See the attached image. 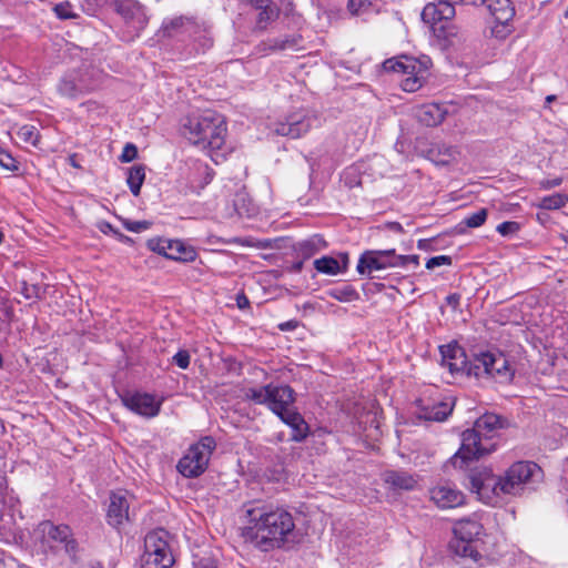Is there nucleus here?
I'll return each instance as SVG.
<instances>
[{
  "mask_svg": "<svg viewBox=\"0 0 568 568\" xmlns=\"http://www.w3.org/2000/svg\"><path fill=\"white\" fill-rule=\"evenodd\" d=\"M246 516L242 537L262 551L282 548L296 538L293 515L283 507L255 506L246 510Z\"/></svg>",
  "mask_w": 568,
  "mask_h": 568,
  "instance_id": "obj_1",
  "label": "nucleus"
},
{
  "mask_svg": "<svg viewBox=\"0 0 568 568\" xmlns=\"http://www.w3.org/2000/svg\"><path fill=\"white\" fill-rule=\"evenodd\" d=\"M501 427V419L496 414H484L474 427L462 434V445L452 457L455 467L463 468L470 460L478 459L496 449L495 435Z\"/></svg>",
  "mask_w": 568,
  "mask_h": 568,
  "instance_id": "obj_2",
  "label": "nucleus"
},
{
  "mask_svg": "<svg viewBox=\"0 0 568 568\" xmlns=\"http://www.w3.org/2000/svg\"><path fill=\"white\" fill-rule=\"evenodd\" d=\"M183 135L199 149L213 152L221 150L226 140L227 125L224 116L206 110L189 116L182 125Z\"/></svg>",
  "mask_w": 568,
  "mask_h": 568,
  "instance_id": "obj_3",
  "label": "nucleus"
},
{
  "mask_svg": "<svg viewBox=\"0 0 568 568\" xmlns=\"http://www.w3.org/2000/svg\"><path fill=\"white\" fill-rule=\"evenodd\" d=\"M33 539L40 544L43 551H64L72 560L77 558L79 545L67 525H55L50 520L41 521L33 530Z\"/></svg>",
  "mask_w": 568,
  "mask_h": 568,
  "instance_id": "obj_4",
  "label": "nucleus"
},
{
  "mask_svg": "<svg viewBox=\"0 0 568 568\" xmlns=\"http://www.w3.org/2000/svg\"><path fill=\"white\" fill-rule=\"evenodd\" d=\"M515 369L508 358L499 352H480L469 362L468 375L478 379H493L498 383H508L513 379Z\"/></svg>",
  "mask_w": 568,
  "mask_h": 568,
  "instance_id": "obj_5",
  "label": "nucleus"
},
{
  "mask_svg": "<svg viewBox=\"0 0 568 568\" xmlns=\"http://www.w3.org/2000/svg\"><path fill=\"white\" fill-rule=\"evenodd\" d=\"M428 60H418L408 55L390 58L384 61L383 68L387 72L402 75L400 87L406 92L418 91L428 75Z\"/></svg>",
  "mask_w": 568,
  "mask_h": 568,
  "instance_id": "obj_6",
  "label": "nucleus"
},
{
  "mask_svg": "<svg viewBox=\"0 0 568 568\" xmlns=\"http://www.w3.org/2000/svg\"><path fill=\"white\" fill-rule=\"evenodd\" d=\"M245 397L255 404L265 405L280 418L294 408L295 393L288 385L268 384L258 388H248Z\"/></svg>",
  "mask_w": 568,
  "mask_h": 568,
  "instance_id": "obj_7",
  "label": "nucleus"
},
{
  "mask_svg": "<svg viewBox=\"0 0 568 568\" xmlns=\"http://www.w3.org/2000/svg\"><path fill=\"white\" fill-rule=\"evenodd\" d=\"M408 263L418 264L417 255H399L395 250H367L358 258L356 271L361 275L375 277L374 273L393 267H404Z\"/></svg>",
  "mask_w": 568,
  "mask_h": 568,
  "instance_id": "obj_8",
  "label": "nucleus"
},
{
  "mask_svg": "<svg viewBox=\"0 0 568 568\" xmlns=\"http://www.w3.org/2000/svg\"><path fill=\"white\" fill-rule=\"evenodd\" d=\"M169 532L156 529L149 532L144 539L142 568H171L174 558L169 546Z\"/></svg>",
  "mask_w": 568,
  "mask_h": 568,
  "instance_id": "obj_9",
  "label": "nucleus"
},
{
  "mask_svg": "<svg viewBox=\"0 0 568 568\" xmlns=\"http://www.w3.org/2000/svg\"><path fill=\"white\" fill-rule=\"evenodd\" d=\"M215 440L211 436L192 445L178 463V470L187 478L200 476L207 468L211 455L215 449Z\"/></svg>",
  "mask_w": 568,
  "mask_h": 568,
  "instance_id": "obj_10",
  "label": "nucleus"
},
{
  "mask_svg": "<svg viewBox=\"0 0 568 568\" xmlns=\"http://www.w3.org/2000/svg\"><path fill=\"white\" fill-rule=\"evenodd\" d=\"M468 3L486 6L488 12L494 18L490 31L495 38L505 39L511 33L515 7L510 0H468Z\"/></svg>",
  "mask_w": 568,
  "mask_h": 568,
  "instance_id": "obj_11",
  "label": "nucleus"
},
{
  "mask_svg": "<svg viewBox=\"0 0 568 568\" xmlns=\"http://www.w3.org/2000/svg\"><path fill=\"white\" fill-rule=\"evenodd\" d=\"M541 475L540 467L531 462H518L511 465L503 478L501 491L505 495H518L527 485Z\"/></svg>",
  "mask_w": 568,
  "mask_h": 568,
  "instance_id": "obj_12",
  "label": "nucleus"
},
{
  "mask_svg": "<svg viewBox=\"0 0 568 568\" xmlns=\"http://www.w3.org/2000/svg\"><path fill=\"white\" fill-rule=\"evenodd\" d=\"M469 484L471 491L476 493L479 499L486 504L493 503L495 497L503 494L501 476H495L488 468L471 471L469 475Z\"/></svg>",
  "mask_w": 568,
  "mask_h": 568,
  "instance_id": "obj_13",
  "label": "nucleus"
},
{
  "mask_svg": "<svg viewBox=\"0 0 568 568\" xmlns=\"http://www.w3.org/2000/svg\"><path fill=\"white\" fill-rule=\"evenodd\" d=\"M116 11L123 18L129 31L126 40H133L148 24L144 7L135 0H119Z\"/></svg>",
  "mask_w": 568,
  "mask_h": 568,
  "instance_id": "obj_14",
  "label": "nucleus"
},
{
  "mask_svg": "<svg viewBox=\"0 0 568 568\" xmlns=\"http://www.w3.org/2000/svg\"><path fill=\"white\" fill-rule=\"evenodd\" d=\"M97 87L91 72L79 70L67 73L59 82L58 91L63 97L77 99L93 91Z\"/></svg>",
  "mask_w": 568,
  "mask_h": 568,
  "instance_id": "obj_15",
  "label": "nucleus"
},
{
  "mask_svg": "<svg viewBox=\"0 0 568 568\" xmlns=\"http://www.w3.org/2000/svg\"><path fill=\"white\" fill-rule=\"evenodd\" d=\"M317 122V118L307 111H300L287 116L285 122L276 124L275 132L282 136L297 139L307 133Z\"/></svg>",
  "mask_w": 568,
  "mask_h": 568,
  "instance_id": "obj_16",
  "label": "nucleus"
},
{
  "mask_svg": "<svg viewBox=\"0 0 568 568\" xmlns=\"http://www.w3.org/2000/svg\"><path fill=\"white\" fill-rule=\"evenodd\" d=\"M123 405L133 413L146 418L159 415L162 402L148 393H126L121 397Z\"/></svg>",
  "mask_w": 568,
  "mask_h": 568,
  "instance_id": "obj_17",
  "label": "nucleus"
},
{
  "mask_svg": "<svg viewBox=\"0 0 568 568\" xmlns=\"http://www.w3.org/2000/svg\"><path fill=\"white\" fill-rule=\"evenodd\" d=\"M430 500L440 509H452L464 505L465 495L448 483H442L429 489Z\"/></svg>",
  "mask_w": 568,
  "mask_h": 568,
  "instance_id": "obj_18",
  "label": "nucleus"
},
{
  "mask_svg": "<svg viewBox=\"0 0 568 568\" xmlns=\"http://www.w3.org/2000/svg\"><path fill=\"white\" fill-rule=\"evenodd\" d=\"M131 519L130 501L126 493L118 491L110 495V503L106 510L108 524L120 528Z\"/></svg>",
  "mask_w": 568,
  "mask_h": 568,
  "instance_id": "obj_19",
  "label": "nucleus"
},
{
  "mask_svg": "<svg viewBox=\"0 0 568 568\" xmlns=\"http://www.w3.org/2000/svg\"><path fill=\"white\" fill-rule=\"evenodd\" d=\"M458 2L468 3V0H438L427 3L422 11V19L432 26L450 20L456 13L454 6Z\"/></svg>",
  "mask_w": 568,
  "mask_h": 568,
  "instance_id": "obj_20",
  "label": "nucleus"
},
{
  "mask_svg": "<svg viewBox=\"0 0 568 568\" xmlns=\"http://www.w3.org/2000/svg\"><path fill=\"white\" fill-rule=\"evenodd\" d=\"M442 365L447 367L452 374L466 373L468 375L469 362L464 349L456 343L442 345L439 347Z\"/></svg>",
  "mask_w": 568,
  "mask_h": 568,
  "instance_id": "obj_21",
  "label": "nucleus"
},
{
  "mask_svg": "<svg viewBox=\"0 0 568 568\" xmlns=\"http://www.w3.org/2000/svg\"><path fill=\"white\" fill-rule=\"evenodd\" d=\"M200 30V26L190 18L176 17L164 20L162 31L166 37L192 36Z\"/></svg>",
  "mask_w": 568,
  "mask_h": 568,
  "instance_id": "obj_22",
  "label": "nucleus"
},
{
  "mask_svg": "<svg viewBox=\"0 0 568 568\" xmlns=\"http://www.w3.org/2000/svg\"><path fill=\"white\" fill-rule=\"evenodd\" d=\"M447 115V109L438 103H427L415 110V118L426 126L439 125Z\"/></svg>",
  "mask_w": 568,
  "mask_h": 568,
  "instance_id": "obj_23",
  "label": "nucleus"
},
{
  "mask_svg": "<svg viewBox=\"0 0 568 568\" xmlns=\"http://www.w3.org/2000/svg\"><path fill=\"white\" fill-rule=\"evenodd\" d=\"M314 267L317 272L327 275H337L345 272L348 265V254L342 253L339 260L332 256H323L314 261Z\"/></svg>",
  "mask_w": 568,
  "mask_h": 568,
  "instance_id": "obj_24",
  "label": "nucleus"
},
{
  "mask_svg": "<svg viewBox=\"0 0 568 568\" xmlns=\"http://www.w3.org/2000/svg\"><path fill=\"white\" fill-rule=\"evenodd\" d=\"M281 420L292 428L291 439L293 442L300 443L307 437L308 425L304 420L303 416L295 409V407L292 410L285 413L281 417Z\"/></svg>",
  "mask_w": 568,
  "mask_h": 568,
  "instance_id": "obj_25",
  "label": "nucleus"
},
{
  "mask_svg": "<svg viewBox=\"0 0 568 568\" xmlns=\"http://www.w3.org/2000/svg\"><path fill=\"white\" fill-rule=\"evenodd\" d=\"M383 479L389 487L399 490H413L417 485V478L414 475L403 470L385 471Z\"/></svg>",
  "mask_w": 568,
  "mask_h": 568,
  "instance_id": "obj_26",
  "label": "nucleus"
},
{
  "mask_svg": "<svg viewBox=\"0 0 568 568\" xmlns=\"http://www.w3.org/2000/svg\"><path fill=\"white\" fill-rule=\"evenodd\" d=\"M420 403V412L419 417L426 419V420H434V422H443L445 420L450 413L453 412V404L448 402H437L434 404H423V400H419Z\"/></svg>",
  "mask_w": 568,
  "mask_h": 568,
  "instance_id": "obj_27",
  "label": "nucleus"
},
{
  "mask_svg": "<svg viewBox=\"0 0 568 568\" xmlns=\"http://www.w3.org/2000/svg\"><path fill=\"white\" fill-rule=\"evenodd\" d=\"M455 538L476 540L483 534V525L473 518H464L454 524Z\"/></svg>",
  "mask_w": 568,
  "mask_h": 568,
  "instance_id": "obj_28",
  "label": "nucleus"
},
{
  "mask_svg": "<svg viewBox=\"0 0 568 568\" xmlns=\"http://www.w3.org/2000/svg\"><path fill=\"white\" fill-rule=\"evenodd\" d=\"M166 258L179 261V262H193L195 261L197 253L195 248L180 240H171Z\"/></svg>",
  "mask_w": 568,
  "mask_h": 568,
  "instance_id": "obj_29",
  "label": "nucleus"
},
{
  "mask_svg": "<svg viewBox=\"0 0 568 568\" xmlns=\"http://www.w3.org/2000/svg\"><path fill=\"white\" fill-rule=\"evenodd\" d=\"M14 498L2 490L0 484V529H10L13 519Z\"/></svg>",
  "mask_w": 568,
  "mask_h": 568,
  "instance_id": "obj_30",
  "label": "nucleus"
},
{
  "mask_svg": "<svg viewBox=\"0 0 568 568\" xmlns=\"http://www.w3.org/2000/svg\"><path fill=\"white\" fill-rule=\"evenodd\" d=\"M450 549L456 556L462 558H469L475 562H477L481 558L479 551L474 546V540H464L460 538H455L450 542Z\"/></svg>",
  "mask_w": 568,
  "mask_h": 568,
  "instance_id": "obj_31",
  "label": "nucleus"
},
{
  "mask_svg": "<svg viewBox=\"0 0 568 568\" xmlns=\"http://www.w3.org/2000/svg\"><path fill=\"white\" fill-rule=\"evenodd\" d=\"M459 152L456 148L446 144H436L429 150L430 159L437 164H449L455 161Z\"/></svg>",
  "mask_w": 568,
  "mask_h": 568,
  "instance_id": "obj_32",
  "label": "nucleus"
},
{
  "mask_svg": "<svg viewBox=\"0 0 568 568\" xmlns=\"http://www.w3.org/2000/svg\"><path fill=\"white\" fill-rule=\"evenodd\" d=\"M145 179V166L142 164L133 165L128 170L126 183L134 196H138Z\"/></svg>",
  "mask_w": 568,
  "mask_h": 568,
  "instance_id": "obj_33",
  "label": "nucleus"
},
{
  "mask_svg": "<svg viewBox=\"0 0 568 568\" xmlns=\"http://www.w3.org/2000/svg\"><path fill=\"white\" fill-rule=\"evenodd\" d=\"M325 246V240L320 235H314L311 239L300 242L297 250L303 257L307 258L323 250Z\"/></svg>",
  "mask_w": 568,
  "mask_h": 568,
  "instance_id": "obj_34",
  "label": "nucleus"
},
{
  "mask_svg": "<svg viewBox=\"0 0 568 568\" xmlns=\"http://www.w3.org/2000/svg\"><path fill=\"white\" fill-rule=\"evenodd\" d=\"M488 216L487 209H480L477 212H474L469 215H467L459 224L458 229L460 232H465V227L468 229H476L481 226Z\"/></svg>",
  "mask_w": 568,
  "mask_h": 568,
  "instance_id": "obj_35",
  "label": "nucleus"
},
{
  "mask_svg": "<svg viewBox=\"0 0 568 568\" xmlns=\"http://www.w3.org/2000/svg\"><path fill=\"white\" fill-rule=\"evenodd\" d=\"M17 136L21 142L34 148H37L40 142L39 130L31 124H26L19 128V130L17 131Z\"/></svg>",
  "mask_w": 568,
  "mask_h": 568,
  "instance_id": "obj_36",
  "label": "nucleus"
},
{
  "mask_svg": "<svg viewBox=\"0 0 568 568\" xmlns=\"http://www.w3.org/2000/svg\"><path fill=\"white\" fill-rule=\"evenodd\" d=\"M567 203L566 194L555 193L551 195L544 196L540 200L539 207L544 210H558L565 206Z\"/></svg>",
  "mask_w": 568,
  "mask_h": 568,
  "instance_id": "obj_37",
  "label": "nucleus"
},
{
  "mask_svg": "<svg viewBox=\"0 0 568 568\" xmlns=\"http://www.w3.org/2000/svg\"><path fill=\"white\" fill-rule=\"evenodd\" d=\"M278 17V10L277 8L272 3L268 7L258 10L257 14V27L260 29H265L267 24L272 21H274Z\"/></svg>",
  "mask_w": 568,
  "mask_h": 568,
  "instance_id": "obj_38",
  "label": "nucleus"
},
{
  "mask_svg": "<svg viewBox=\"0 0 568 568\" xmlns=\"http://www.w3.org/2000/svg\"><path fill=\"white\" fill-rule=\"evenodd\" d=\"M328 295L339 302H352L358 298V293L352 286L333 288L328 292Z\"/></svg>",
  "mask_w": 568,
  "mask_h": 568,
  "instance_id": "obj_39",
  "label": "nucleus"
},
{
  "mask_svg": "<svg viewBox=\"0 0 568 568\" xmlns=\"http://www.w3.org/2000/svg\"><path fill=\"white\" fill-rule=\"evenodd\" d=\"M378 0H348L347 7L352 14H361L366 12Z\"/></svg>",
  "mask_w": 568,
  "mask_h": 568,
  "instance_id": "obj_40",
  "label": "nucleus"
},
{
  "mask_svg": "<svg viewBox=\"0 0 568 568\" xmlns=\"http://www.w3.org/2000/svg\"><path fill=\"white\" fill-rule=\"evenodd\" d=\"M170 241L171 240L169 239L153 237L148 241L146 245L152 252H155L166 257L169 252L168 244H170Z\"/></svg>",
  "mask_w": 568,
  "mask_h": 568,
  "instance_id": "obj_41",
  "label": "nucleus"
},
{
  "mask_svg": "<svg viewBox=\"0 0 568 568\" xmlns=\"http://www.w3.org/2000/svg\"><path fill=\"white\" fill-rule=\"evenodd\" d=\"M195 171H196V173H199L201 175H205L204 180L200 183H195V181H193V180L191 181L193 190H201L206 184H209L211 182L212 172L210 171V168L206 164H202V163L195 164Z\"/></svg>",
  "mask_w": 568,
  "mask_h": 568,
  "instance_id": "obj_42",
  "label": "nucleus"
},
{
  "mask_svg": "<svg viewBox=\"0 0 568 568\" xmlns=\"http://www.w3.org/2000/svg\"><path fill=\"white\" fill-rule=\"evenodd\" d=\"M298 38L296 37H284L272 40L270 47L274 50H286V49H293L298 43Z\"/></svg>",
  "mask_w": 568,
  "mask_h": 568,
  "instance_id": "obj_43",
  "label": "nucleus"
},
{
  "mask_svg": "<svg viewBox=\"0 0 568 568\" xmlns=\"http://www.w3.org/2000/svg\"><path fill=\"white\" fill-rule=\"evenodd\" d=\"M20 293L27 300H37L41 296V287L37 284H29L26 281L20 283Z\"/></svg>",
  "mask_w": 568,
  "mask_h": 568,
  "instance_id": "obj_44",
  "label": "nucleus"
},
{
  "mask_svg": "<svg viewBox=\"0 0 568 568\" xmlns=\"http://www.w3.org/2000/svg\"><path fill=\"white\" fill-rule=\"evenodd\" d=\"M0 166L9 171H17L19 169L16 159L6 150L0 148Z\"/></svg>",
  "mask_w": 568,
  "mask_h": 568,
  "instance_id": "obj_45",
  "label": "nucleus"
},
{
  "mask_svg": "<svg viewBox=\"0 0 568 568\" xmlns=\"http://www.w3.org/2000/svg\"><path fill=\"white\" fill-rule=\"evenodd\" d=\"M520 229L519 223L515 221H506L497 225L496 231L501 236H509L516 234Z\"/></svg>",
  "mask_w": 568,
  "mask_h": 568,
  "instance_id": "obj_46",
  "label": "nucleus"
},
{
  "mask_svg": "<svg viewBox=\"0 0 568 568\" xmlns=\"http://www.w3.org/2000/svg\"><path fill=\"white\" fill-rule=\"evenodd\" d=\"M53 10L58 18L63 20L73 19L77 17V14L72 11V6L69 2L55 4Z\"/></svg>",
  "mask_w": 568,
  "mask_h": 568,
  "instance_id": "obj_47",
  "label": "nucleus"
},
{
  "mask_svg": "<svg viewBox=\"0 0 568 568\" xmlns=\"http://www.w3.org/2000/svg\"><path fill=\"white\" fill-rule=\"evenodd\" d=\"M123 226L130 232L140 233V232L148 230L151 226V223L149 221L124 220Z\"/></svg>",
  "mask_w": 568,
  "mask_h": 568,
  "instance_id": "obj_48",
  "label": "nucleus"
},
{
  "mask_svg": "<svg viewBox=\"0 0 568 568\" xmlns=\"http://www.w3.org/2000/svg\"><path fill=\"white\" fill-rule=\"evenodd\" d=\"M452 264V257L448 255H437L434 257H430L426 262V268L434 270L436 267H439L442 265H450Z\"/></svg>",
  "mask_w": 568,
  "mask_h": 568,
  "instance_id": "obj_49",
  "label": "nucleus"
},
{
  "mask_svg": "<svg viewBox=\"0 0 568 568\" xmlns=\"http://www.w3.org/2000/svg\"><path fill=\"white\" fill-rule=\"evenodd\" d=\"M173 363L176 364L180 368L186 369L190 366L191 356L186 349H180L173 356Z\"/></svg>",
  "mask_w": 568,
  "mask_h": 568,
  "instance_id": "obj_50",
  "label": "nucleus"
},
{
  "mask_svg": "<svg viewBox=\"0 0 568 568\" xmlns=\"http://www.w3.org/2000/svg\"><path fill=\"white\" fill-rule=\"evenodd\" d=\"M98 229L100 230V232H102L103 234H112L114 235L115 237L120 239V240H129L128 236L123 235L122 233H120L118 230H115L109 222L106 221H101L97 224Z\"/></svg>",
  "mask_w": 568,
  "mask_h": 568,
  "instance_id": "obj_51",
  "label": "nucleus"
},
{
  "mask_svg": "<svg viewBox=\"0 0 568 568\" xmlns=\"http://www.w3.org/2000/svg\"><path fill=\"white\" fill-rule=\"evenodd\" d=\"M138 156V149L134 144L128 143L120 156V160L124 163L133 161Z\"/></svg>",
  "mask_w": 568,
  "mask_h": 568,
  "instance_id": "obj_52",
  "label": "nucleus"
},
{
  "mask_svg": "<svg viewBox=\"0 0 568 568\" xmlns=\"http://www.w3.org/2000/svg\"><path fill=\"white\" fill-rule=\"evenodd\" d=\"M190 37L194 38L195 41H199L203 49L210 48L213 43L211 37L201 28L196 33Z\"/></svg>",
  "mask_w": 568,
  "mask_h": 568,
  "instance_id": "obj_53",
  "label": "nucleus"
},
{
  "mask_svg": "<svg viewBox=\"0 0 568 568\" xmlns=\"http://www.w3.org/2000/svg\"><path fill=\"white\" fill-rule=\"evenodd\" d=\"M562 178H555V179H545V180H541L539 182V186L540 189L542 190H550V189H554L556 186H559L561 183H562Z\"/></svg>",
  "mask_w": 568,
  "mask_h": 568,
  "instance_id": "obj_54",
  "label": "nucleus"
},
{
  "mask_svg": "<svg viewBox=\"0 0 568 568\" xmlns=\"http://www.w3.org/2000/svg\"><path fill=\"white\" fill-rule=\"evenodd\" d=\"M297 326H298V322L296 320H291V321L283 322V323L278 324V328L282 332L294 331Z\"/></svg>",
  "mask_w": 568,
  "mask_h": 568,
  "instance_id": "obj_55",
  "label": "nucleus"
},
{
  "mask_svg": "<svg viewBox=\"0 0 568 568\" xmlns=\"http://www.w3.org/2000/svg\"><path fill=\"white\" fill-rule=\"evenodd\" d=\"M250 3L254 9L262 10V9L268 7L270 4H272V1L271 0H251Z\"/></svg>",
  "mask_w": 568,
  "mask_h": 568,
  "instance_id": "obj_56",
  "label": "nucleus"
},
{
  "mask_svg": "<svg viewBox=\"0 0 568 568\" xmlns=\"http://www.w3.org/2000/svg\"><path fill=\"white\" fill-rule=\"evenodd\" d=\"M384 229H386L388 231H392V232H395V233H402L403 232V226L398 222H387V223L384 224Z\"/></svg>",
  "mask_w": 568,
  "mask_h": 568,
  "instance_id": "obj_57",
  "label": "nucleus"
},
{
  "mask_svg": "<svg viewBox=\"0 0 568 568\" xmlns=\"http://www.w3.org/2000/svg\"><path fill=\"white\" fill-rule=\"evenodd\" d=\"M460 296L458 294H450L446 297V302L453 308H456L459 305Z\"/></svg>",
  "mask_w": 568,
  "mask_h": 568,
  "instance_id": "obj_58",
  "label": "nucleus"
},
{
  "mask_svg": "<svg viewBox=\"0 0 568 568\" xmlns=\"http://www.w3.org/2000/svg\"><path fill=\"white\" fill-rule=\"evenodd\" d=\"M236 303L240 308H244L248 305V298L245 295H239L236 297Z\"/></svg>",
  "mask_w": 568,
  "mask_h": 568,
  "instance_id": "obj_59",
  "label": "nucleus"
},
{
  "mask_svg": "<svg viewBox=\"0 0 568 568\" xmlns=\"http://www.w3.org/2000/svg\"><path fill=\"white\" fill-rule=\"evenodd\" d=\"M283 4H286L287 10H292V0H282Z\"/></svg>",
  "mask_w": 568,
  "mask_h": 568,
  "instance_id": "obj_60",
  "label": "nucleus"
},
{
  "mask_svg": "<svg viewBox=\"0 0 568 568\" xmlns=\"http://www.w3.org/2000/svg\"><path fill=\"white\" fill-rule=\"evenodd\" d=\"M555 99H556V97H555V95H548V97L546 98V103L548 104V103L552 102Z\"/></svg>",
  "mask_w": 568,
  "mask_h": 568,
  "instance_id": "obj_61",
  "label": "nucleus"
},
{
  "mask_svg": "<svg viewBox=\"0 0 568 568\" xmlns=\"http://www.w3.org/2000/svg\"><path fill=\"white\" fill-rule=\"evenodd\" d=\"M232 242H234V243H241L242 245H244V242L240 241L239 239H234Z\"/></svg>",
  "mask_w": 568,
  "mask_h": 568,
  "instance_id": "obj_62",
  "label": "nucleus"
},
{
  "mask_svg": "<svg viewBox=\"0 0 568 568\" xmlns=\"http://www.w3.org/2000/svg\"><path fill=\"white\" fill-rule=\"evenodd\" d=\"M2 241H3V234H2V232L0 231V244L2 243Z\"/></svg>",
  "mask_w": 568,
  "mask_h": 568,
  "instance_id": "obj_63",
  "label": "nucleus"
},
{
  "mask_svg": "<svg viewBox=\"0 0 568 568\" xmlns=\"http://www.w3.org/2000/svg\"><path fill=\"white\" fill-rule=\"evenodd\" d=\"M566 197H567V202H568V195H566Z\"/></svg>",
  "mask_w": 568,
  "mask_h": 568,
  "instance_id": "obj_64",
  "label": "nucleus"
}]
</instances>
